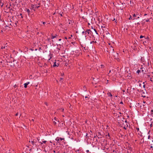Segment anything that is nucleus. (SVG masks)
<instances>
[{"instance_id":"obj_26","label":"nucleus","mask_w":153,"mask_h":153,"mask_svg":"<svg viewBox=\"0 0 153 153\" xmlns=\"http://www.w3.org/2000/svg\"><path fill=\"white\" fill-rule=\"evenodd\" d=\"M31 142L32 143V144L34 145V141H31Z\"/></svg>"},{"instance_id":"obj_14","label":"nucleus","mask_w":153,"mask_h":153,"mask_svg":"<svg viewBox=\"0 0 153 153\" xmlns=\"http://www.w3.org/2000/svg\"><path fill=\"white\" fill-rule=\"evenodd\" d=\"M42 143L41 142H39V145H42Z\"/></svg>"},{"instance_id":"obj_2","label":"nucleus","mask_w":153,"mask_h":153,"mask_svg":"<svg viewBox=\"0 0 153 153\" xmlns=\"http://www.w3.org/2000/svg\"><path fill=\"white\" fill-rule=\"evenodd\" d=\"M63 140H64V139L59 137H57L56 139V140L58 143H60V141Z\"/></svg>"},{"instance_id":"obj_51","label":"nucleus","mask_w":153,"mask_h":153,"mask_svg":"<svg viewBox=\"0 0 153 153\" xmlns=\"http://www.w3.org/2000/svg\"><path fill=\"white\" fill-rule=\"evenodd\" d=\"M124 129H126V128H125V127H124Z\"/></svg>"},{"instance_id":"obj_62","label":"nucleus","mask_w":153,"mask_h":153,"mask_svg":"<svg viewBox=\"0 0 153 153\" xmlns=\"http://www.w3.org/2000/svg\"><path fill=\"white\" fill-rule=\"evenodd\" d=\"M53 152H55V151H53Z\"/></svg>"},{"instance_id":"obj_7","label":"nucleus","mask_w":153,"mask_h":153,"mask_svg":"<svg viewBox=\"0 0 153 153\" xmlns=\"http://www.w3.org/2000/svg\"><path fill=\"white\" fill-rule=\"evenodd\" d=\"M101 27H102V30H106V28L105 27V26H101Z\"/></svg>"},{"instance_id":"obj_6","label":"nucleus","mask_w":153,"mask_h":153,"mask_svg":"<svg viewBox=\"0 0 153 153\" xmlns=\"http://www.w3.org/2000/svg\"><path fill=\"white\" fill-rule=\"evenodd\" d=\"M27 12L28 14L30 15V11L29 9H26L25 10Z\"/></svg>"},{"instance_id":"obj_36","label":"nucleus","mask_w":153,"mask_h":153,"mask_svg":"<svg viewBox=\"0 0 153 153\" xmlns=\"http://www.w3.org/2000/svg\"><path fill=\"white\" fill-rule=\"evenodd\" d=\"M143 88H145V85H144L143 86Z\"/></svg>"},{"instance_id":"obj_17","label":"nucleus","mask_w":153,"mask_h":153,"mask_svg":"<svg viewBox=\"0 0 153 153\" xmlns=\"http://www.w3.org/2000/svg\"><path fill=\"white\" fill-rule=\"evenodd\" d=\"M7 46H4V47H3V48L4 49H7Z\"/></svg>"},{"instance_id":"obj_61","label":"nucleus","mask_w":153,"mask_h":153,"mask_svg":"<svg viewBox=\"0 0 153 153\" xmlns=\"http://www.w3.org/2000/svg\"><path fill=\"white\" fill-rule=\"evenodd\" d=\"M125 122H127L126 120V121H125Z\"/></svg>"},{"instance_id":"obj_38","label":"nucleus","mask_w":153,"mask_h":153,"mask_svg":"<svg viewBox=\"0 0 153 153\" xmlns=\"http://www.w3.org/2000/svg\"><path fill=\"white\" fill-rule=\"evenodd\" d=\"M86 152H89V150H87L86 151Z\"/></svg>"},{"instance_id":"obj_23","label":"nucleus","mask_w":153,"mask_h":153,"mask_svg":"<svg viewBox=\"0 0 153 153\" xmlns=\"http://www.w3.org/2000/svg\"><path fill=\"white\" fill-rule=\"evenodd\" d=\"M132 19V18L131 17V16H130V17L129 18V20H130V19Z\"/></svg>"},{"instance_id":"obj_48","label":"nucleus","mask_w":153,"mask_h":153,"mask_svg":"<svg viewBox=\"0 0 153 153\" xmlns=\"http://www.w3.org/2000/svg\"><path fill=\"white\" fill-rule=\"evenodd\" d=\"M47 72V70H45V72Z\"/></svg>"},{"instance_id":"obj_49","label":"nucleus","mask_w":153,"mask_h":153,"mask_svg":"<svg viewBox=\"0 0 153 153\" xmlns=\"http://www.w3.org/2000/svg\"><path fill=\"white\" fill-rule=\"evenodd\" d=\"M88 134H86V136L87 137V136Z\"/></svg>"},{"instance_id":"obj_29","label":"nucleus","mask_w":153,"mask_h":153,"mask_svg":"<svg viewBox=\"0 0 153 153\" xmlns=\"http://www.w3.org/2000/svg\"><path fill=\"white\" fill-rule=\"evenodd\" d=\"M18 114H19V113L18 112V113H17L16 114H15V116H17L18 115Z\"/></svg>"},{"instance_id":"obj_45","label":"nucleus","mask_w":153,"mask_h":153,"mask_svg":"<svg viewBox=\"0 0 153 153\" xmlns=\"http://www.w3.org/2000/svg\"><path fill=\"white\" fill-rule=\"evenodd\" d=\"M60 15H61V16H62V14H60Z\"/></svg>"},{"instance_id":"obj_64","label":"nucleus","mask_w":153,"mask_h":153,"mask_svg":"<svg viewBox=\"0 0 153 153\" xmlns=\"http://www.w3.org/2000/svg\"><path fill=\"white\" fill-rule=\"evenodd\" d=\"M152 149L153 150V148Z\"/></svg>"},{"instance_id":"obj_8","label":"nucleus","mask_w":153,"mask_h":153,"mask_svg":"<svg viewBox=\"0 0 153 153\" xmlns=\"http://www.w3.org/2000/svg\"><path fill=\"white\" fill-rule=\"evenodd\" d=\"M91 30L90 29H88V30H87V31H86V33H88L89 34V33H90V32H91Z\"/></svg>"},{"instance_id":"obj_25","label":"nucleus","mask_w":153,"mask_h":153,"mask_svg":"<svg viewBox=\"0 0 153 153\" xmlns=\"http://www.w3.org/2000/svg\"><path fill=\"white\" fill-rule=\"evenodd\" d=\"M41 22V23H42L43 25L45 24V22Z\"/></svg>"},{"instance_id":"obj_9","label":"nucleus","mask_w":153,"mask_h":153,"mask_svg":"<svg viewBox=\"0 0 153 153\" xmlns=\"http://www.w3.org/2000/svg\"><path fill=\"white\" fill-rule=\"evenodd\" d=\"M110 51H111L112 50V51H114V49H113V47L112 46H111L110 48Z\"/></svg>"},{"instance_id":"obj_57","label":"nucleus","mask_w":153,"mask_h":153,"mask_svg":"<svg viewBox=\"0 0 153 153\" xmlns=\"http://www.w3.org/2000/svg\"><path fill=\"white\" fill-rule=\"evenodd\" d=\"M16 85H14V87H16Z\"/></svg>"},{"instance_id":"obj_4","label":"nucleus","mask_w":153,"mask_h":153,"mask_svg":"<svg viewBox=\"0 0 153 153\" xmlns=\"http://www.w3.org/2000/svg\"><path fill=\"white\" fill-rule=\"evenodd\" d=\"M59 65V64L58 63H57L56 62H55L53 63V67H58Z\"/></svg>"},{"instance_id":"obj_31","label":"nucleus","mask_w":153,"mask_h":153,"mask_svg":"<svg viewBox=\"0 0 153 153\" xmlns=\"http://www.w3.org/2000/svg\"><path fill=\"white\" fill-rule=\"evenodd\" d=\"M136 129L138 131H139V128H136Z\"/></svg>"},{"instance_id":"obj_28","label":"nucleus","mask_w":153,"mask_h":153,"mask_svg":"<svg viewBox=\"0 0 153 153\" xmlns=\"http://www.w3.org/2000/svg\"><path fill=\"white\" fill-rule=\"evenodd\" d=\"M1 60H0V65H1L2 64V62L1 61Z\"/></svg>"},{"instance_id":"obj_15","label":"nucleus","mask_w":153,"mask_h":153,"mask_svg":"<svg viewBox=\"0 0 153 153\" xmlns=\"http://www.w3.org/2000/svg\"><path fill=\"white\" fill-rule=\"evenodd\" d=\"M94 30L95 31V32H96V33L97 34H98V33H97V30H96V29H94Z\"/></svg>"},{"instance_id":"obj_35","label":"nucleus","mask_w":153,"mask_h":153,"mask_svg":"<svg viewBox=\"0 0 153 153\" xmlns=\"http://www.w3.org/2000/svg\"><path fill=\"white\" fill-rule=\"evenodd\" d=\"M150 148H153V146H150Z\"/></svg>"},{"instance_id":"obj_40","label":"nucleus","mask_w":153,"mask_h":153,"mask_svg":"<svg viewBox=\"0 0 153 153\" xmlns=\"http://www.w3.org/2000/svg\"><path fill=\"white\" fill-rule=\"evenodd\" d=\"M61 40V39H59V41H60Z\"/></svg>"},{"instance_id":"obj_24","label":"nucleus","mask_w":153,"mask_h":153,"mask_svg":"<svg viewBox=\"0 0 153 153\" xmlns=\"http://www.w3.org/2000/svg\"><path fill=\"white\" fill-rule=\"evenodd\" d=\"M149 19H146V22H149Z\"/></svg>"},{"instance_id":"obj_18","label":"nucleus","mask_w":153,"mask_h":153,"mask_svg":"<svg viewBox=\"0 0 153 153\" xmlns=\"http://www.w3.org/2000/svg\"><path fill=\"white\" fill-rule=\"evenodd\" d=\"M63 78L61 77V78H59V80L60 81H61L62 80H63Z\"/></svg>"},{"instance_id":"obj_39","label":"nucleus","mask_w":153,"mask_h":153,"mask_svg":"<svg viewBox=\"0 0 153 153\" xmlns=\"http://www.w3.org/2000/svg\"><path fill=\"white\" fill-rule=\"evenodd\" d=\"M137 24H138V25H140V23L139 22H138L137 23Z\"/></svg>"},{"instance_id":"obj_63","label":"nucleus","mask_w":153,"mask_h":153,"mask_svg":"<svg viewBox=\"0 0 153 153\" xmlns=\"http://www.w3.org/2000/svg\"><path fill=\"white\" fill-rule=\"evenodd\" d=\"M47 103H46V104L47 105Z\"/></svg>"},{"instance_id":"obj_54","label":"nucleus","mask_w":153,"mask_h":153,"mask_svg":"<svg viewBox=\"0 0 153 153\" xmlns=\"http://www.w3.org/2000/svg\"><path fill=\"white\" fill-rule=\"evenodd\" d=\"M62 74V76H63V75H64V74Z\"/></svg>"},{"instance_id":"obj_43","label":"nucleus","mask_w":153,"mask_h":153,"mask_svg":"<svg viewBox=\"0 0 153 153\" xmlns=\"http://www.w3.org/2000/svg\"><path fill=\"white\" fill-rule=\"evenodd\" d=\"M3 47H1V49H3Z\"/></svg>"},{"instance_id":"obj_41","label":"nucleus","mask_w":153,"mask_h":153,"mask_svg":"<svg viewBox=\"0 0 153 153\" xmlns=\"http://www.w3.org/2000/svg\"><path fill=\"white\" fill-rule=\"evenodd\" d=\"M111 72V70H110L109 71V73L108 74H109Z\"/></svg>"},{"instance_id":"obj_19","label":"nucleus","mask_w":153,"mask_h":153,"mask_svg":"<svg viewBox=\"0 0 153 153\" xmlns=\"http://www.w3.org/2000/svg\"><path fill=\"white\" fill-rule=\"evenodd\" d=\"M109 94V96H110L111 97L112 96V95L111 94V93H109V94Z\"/></svg>"},{"instance_id":"obj_5","label":"nucleus","mask_w":153,"mask_h":153,"mask_svg":"<svg viewBox=\"0 0 153 153\" xmlns=\"http://www.w3.org/2000/svg\"><path fill=\"white\" fill-rule=\"evenodd\" d=\"M29 83H30L29 82H27L26 83H25L24 84V87L25 88H26L27 87V85H28L29 84Z\"/></svg>"},{"instance_id":"obj_44","label":"nucleus","mask_w":153,"mask_h":153,"mask_svg":"<svg viewBox=\"0 0 153 153\" xmlns=\"http://www.w3.org/2000/svg\"><path fill=\"white\" fill-rule=\"evenodd\" d=\"M146 15H147V14H144V16H146Z\"/></svg>"},{"instance_id":"obj_20","label":"nucleus","mask_w":153,"mask_h":153,"mask_svg":"<svg viewBox=\"0 0 153 153\" xmlns=\"http://www.w3.org/2000/svg\"><path fill=\"white\" fill-rule=\"evenodd\" d=\"M82 33H83V34H86V32L85 31V32H84V31H83Z\"/></svg>"},{"instance_id":"obj_37","label":"nucleus","mask_w":153,"mask_h":153,"mask_svg":"<svg viewBox=\"0 0 153 153\" xmlns=\"http://www.w3.org/2000/svg\"><path fill=\"white\" fill-rule=\"evenodd\" d=\"M61 109V110H62L61 111H63V110H64V109H62V108Z\"/></svg>"},{"instance_id":"obj_60","label":"nucleus","mask_w":153,"mask_h":153,"mask_svg":"<svg viewBox=\"0 0 153 153\" xmlns=\"http://www.w3.org/2000/svg\"><path fill=\"white\" fill-rule=\"evenodd\" d=\"M40 49H41L40 48H39V50H40Z\"/></svg>"},{"instance_id":"obj_21","label":"nucleus","mask_w":153,"mask_h":153,"mask_svg":"<svg viewBox=\"0 0 153 153\" xmlns=\"http://www.w3.org/2000/svg\"><path fill=\"white\" fill-rule=\"evenodd\" d=\"M133 16L134 17H135L136 16L135 15V14L134 13L133 15Z\"/></svg>"},{"instance_id":"obj_30","label":"nucleus","mask_w":153,"mask_h":153,"mask_svg":"<svg viewBox=\"0 0 153 153\" xmlns=\"http://www.w3.org/2000/svg\"><path fill=\"white\" fill-rule=\"evenodd\" d=\"M150 138V135H149L148 137V139H149Z\"/></svg>"},{"instance_id":"obj_56","label":"nucleus","mask_w":153,"mask_h":153,"mask_svg":"<svg viewBox=\"0 0 153 153\" xmlns=\"http://www.w3.org/2000/svg\"><path fill=\"white\" fill-rule=\"evenodd\" d=\"M119 113H120V114H121V113L120 112H119Z\"/></svg>"},{"instance_id":"obj_46","label":"nucleus","mask_w":153,"mask_h":153,"mask_svg":"<svg viewBox=\"0 0 153 153\" xmlns=\"http://www.w3.org/2000/svg\"><path fill=\"white\" fill-rule=\"evenodd\" d=\"M147 76L148 77H149V75H147Z\"/></svg>"},{"instance_id":"obj_52","label":"nucleus","mask_w":153,"mask_h":153,"mask_svg":"<svg viewBox=\"0 0 153 153\" xmlns=\"http://www.w3.org/2000/svg\"><path fill=\"white\" fill-rule=\"evenodd\" d=\"M115 20V19L114 18V19H113V21H114Z\"/></svg>"},{"instance_id":"obj_34","label":"nucleus","mask_w":153,"mask_h":153,"mask_svg":"<svg viewBox=\"0 0 153 153\" xmlns=\"http://www.w3.org/2000/svg\"><path fill=\"white\" fill-rule=\"evenodd\" d=\"M140 18L139 17H138L136 19H139Z\"/></svg>"},{"instance_id":"obj_33","label":"nucleus","mask_w":153,"mask_h":153,"mask_svg":"<svg viewBox=\"0 0 153 153\" xmlns=\"http://www.w3.org/2000/svg\"><path fill=\"white\" fill-rule=\"evenodd\" d=\"M54 120H56H56H56V117H54Z\"/></svg>"},{"instance_id":"obj_13","label":"nucleus","mask_w":153,"mask_h":153,"mask_svg":"<svg viewBox=\"0 0 153 153\" xmlns=\"http://www.w3.org/2000/svg\"><path fill=\"white\" fill-rule=\"evenodd\" d=\"M140 72V71L139 70H138L137 71V72L138 74H139Z\"/></svg>"},{"instance_id":"obj_10","label":"nucleus","mask_w":153,"mask_h":153,"mask_svg":"<svg viewBox=\"0 0 153 153\" xmlns=\"http://www.w3.org/2000/svg\"><path fill=\"white\" fill-rule=\"evenodd\" d=\"M0 5H1V7H2L3 5V4L1 2V0H0Z\"/></svg>"},{"instance_id":"obj_12","label":"nucleus","mask_w":153,"mask_h":153,"mask_svg":"<svg viewBox=\"0 0 153 153\" xmlns=\"http://www.w3.org/2000/svg\"><path fill=\"white\" fill-rule=\"evenodd\" d=\"M56 37V36H52L51 38L52 39H53Z\"/></svg>"},{"instance_id":"obj_42","label":"nucleus","mask_w":153,"mask_h":153,"mask_svg":"<svg viewBox=\"0 0 153 153\" xmlns=\"http://www.w3.org/2000/svg\"><path fill=\"white\" fill-rule=\"evenodd\" d=\"M65 39H67V37H65Z\"/></svg>"},{"instance_id":"obj_32","label":"nucleus","mask_w":153,"mask_h":153,"mask_svg":"<svg viewBox=\"0 0 153 153\" xmlns=\"http://www.w3.org/2000/svg\"><path fill=\"white\" fill-rule=\"evenodd\" d=\"M46 141H43V142L44 143H46Z\"/></svg>"},{"instance_id":"obj_3","label":"nucleus","mask_w":153,"mask_h":153,"mask_svg":"<svg viewBox=\"0 0 153 153\" xmlns=\"http://www.w3.org/2000/svg\"><path fill=\"white\" fill-rule=\"evenodd\" d=\"M102 70V71L103 72L105 70V66L103 65H100V67H99Z\"/></svg>"},{"instance_id":"obj_47","label":"nucleus","mask_w":153,"mask_h":153,"mask_svg":"<svg viewBox=\"0 0 153 153\" xmlns=\"http://www.w3.org/2000/svg\"><path fill=\"white\" fill-rule=\"evenodd\" d=\"M88 98V97H85V98Z\"/></svg>"},{"instance_id":"obj_1","label":"nucleus","mask_w":153,"mask_h":153,"mask_svg":"<svg viewBox=\"0 0 153 153\" xmlns=\"http://www.w3.org/2000/svg\"><path fill=\"white\" fill-rule=\"evenodd\" d=\"M38 6L37 4H35L31 5L30 8L34 11H36L38 10Z\"/></svg>"},{"instance_id":"obj_53","label":"nucleus","mask_w":153,"mask_h":153,"mask_svg":"<svg viewBox=\"0 0 153 153\" xmlns=\"http://www.w3.org/2000/svg\"><path fill=\"white\" fill-rule=\"evenodd\" d=\"M145 102H144V101H143V102L144 103H145Z\"/></svg>"},{"instance_id":"obj_11","label":"nucleus","mask_w":153,"mask_h":153,"mask_svg":"<svg viewBox=\"0 0 153 153\" xmlns=\"http://www.w3.org/2000/svg\"><path fill=\"white\" fill-rule=\"evenodd\" d=\"M151 115L152 116H153V110H152L151 111Z\"/></svg>"},{"instance_id":"obj_50","label":"nucleus","mask_w":153,"mask_h":153,"mask_svg":"<svg viewBox=\"0 0 153 153\" xmlns=\"http://www.w3.org/2000/svg\"><path fill=\"white\" fill-rule=\"evenodd\" d=\"M120 103H122H122H123V102H120Z\"/></svg>"},{"instance_id":"obj_16","label":"nucleus","mask_w":153,"mask_h":153,"mask_svg":"<svg viewBox=\"0 0 153 153\" xmlns=\"http://www.w3.org/2000/svg\"><path fill=\"white\" fill-rule=\"evenodd\" d=\"M96 41H92L90 43L91 44V43H96Z\"/></svg>"},{"instance_id":"obj_55","label":"nucleus","mask_w":153,"mask_h":153,"mask_svg":"<svg viewBox=\"0 0 153 153\" xmlns=\"http://www.w3.org/2000/svg\"><path fill=\"white\" fill-rule=\"evenodd\" d=\"M150 126H152V124L150 125Z\"/></svg>"},{"instance_id":"obj_59","label":"nucleus","mask_w":153,"mask_h":153,"mask_svg":"<svg viewBox=\"0 0 153 153\" xmlns=\"http://www.w3.org/2000/svg\"><path fill=\"white\" fill-rule=\"evenodd\" d=\"M43 68H46V67H44V66H43Z\"/></svg>"},{"instance_id":"obj_27","label":"nucleus","mask_w":153,"mask_h":153,"mask_svg":"<svg viewBox=\"0 0 153 153\" xmlns=\"http://www.w3.org/2000/svg\"><path fill=\"white\" fill-rule=\"evenodd\" d=\"M53 124H54V125H56V122L55 121H54L53 122Z\"/></svg>"},{"instance_id":"obj_58","label":"nucleus","mask_w":153,"mask_h":153,"mask_svg":"<svg viewBox=\"0 0 153 153\" xmlns=\"http://www.w3.org/2000/svg\"><path fill=\"white\" fill-rule=\"evenodd\" d=\"M16 85H14V87H16Z\"/></svg>"},{"instance_id":"obj_22","label":"nucleus","mask_w":153,"mask_h":153,"mask_svg":"<svg viewBox=\"0 0 153 153\" xmlns=\"http://www.w3.org/2000/svg\"><path fill=\"white\" fill-rule=\"evenodd\" d=\"M144 37V36L142 35H141L140 36V39Z\"/></svg>"}]
</instances>
